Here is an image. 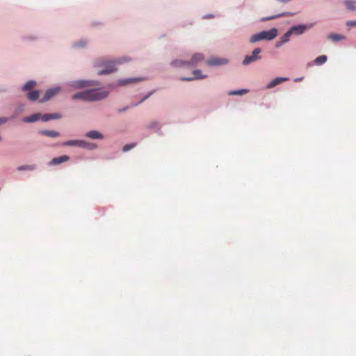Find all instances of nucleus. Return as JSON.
Listing matches in <instances>:
<instances>
[{"mask_svg":"<svg viewBox=\"0 0 356 356\" xmlns=\"http://www.w3.org/2000/svg\"><path fill=\"white\" fill-rule=\"evenodd\" d=\"M159 126V124L158 122H152L149 125V127L151 128V129H153V128H155L156 127Z\"/></svg>","mask_w":356,"mask_h":356,"instance_id":"obj_31","label":"nucleus"},{"mask_svg":"<svg viewBox=\"0 0 356 356\" xmlns=\"http://www.w3.org/2000/svg\"><path fill=\"white\" fill-rule=\"evenodd\" d=\"M344 4L347 7L348 9L351 10H355L356 6H355L356 4V1H351V0H346L344 1Z\"/></svg>","mask_w":356,"mask_h":356,"instance_id":"obj_25","label":"nucleus"},{"mask_svg":"<svg viewBox=\"0 0 356 356\" xmlns=\"http://www.w3.org/2000/svg\"><path fill=\"white\" fill-rule=\"evenodd\" d=\"M300 79H296V81H300Z\"/></svg>","mask_w":356,"mask_h":356,"instance_id":"obj_37","label":"nucleus"},{"mask_svg":"<svg viewBox=\"0 0 356 356\" xmlns=\"http://www.w3.org/2000/svg\"><path fill=\"white\" fill-rule=\"evenodd\" d=\"M86 136L92 139H102L103 135L98 131L93 130L88 131Z\"/></svg>","mask_w":356,"mask_h":356,"instance_id":"obj_16","label":"nucleus"},{"mask_svg":"<svg viewBox=\"0 0 356 356\" xmlns=\"http://www.w3.org/2000/svg\"><path fill=\"white\" fill-rule=\"evenodd\" d=\"M90 86H93V84L91 81H76L72 83V86L77 88H85Z\"/></svg>","mask_w":356,"mask_h":356,"instance_id":"obj_11","label":"nucleus"},{"mask_svg":"<svg viewBox=\"0 0 356 356\" xmlns=\"http://www.w3.org/2000/svg\"><path fill=\"white\" fill-rule=\"evenodd\" d=\"M347 25L348 26H356V20L355 21H349L347 22Z\"/></svg>","mask_w":356,"mask_h":356,"instance_id":"obj_33","label":"nucleus"},{"mask_svg":"<svg viewBox=\"0 0 356 356\" xmlns=\"http://www.w3.org/2000/svg\"><path fill=\"white\" fill-rule=\"evenodd\" d=\"M293 15H294V13H288V12L282 13H280L276 15H273V16H270V17H268L266 18H263L262 21H268V20L274 19L281 17H290V16H293Z\"/></svg>","mask_w":356,"mask_h":356,"instance_id":"obj_17","label":"nucleus"},{"mask_svg":"<svg viewBox=\"0 0 356 356\" xmlns=\"http://www.w3.org/2000/svg\"><path fill=\"white\" fill-rule=\"evenodd\" d=\"M152 94V92H149V94H147L146 96H145L140 102L139 103H142L143 102L145 99H147V98H149L150 97V95Z\"/></svg>","mask_w":356,"mask_h":356,"instance_id":"obj_32","label":"nucleus"},{"mask_svg":"<svg viewBox=\"0 0 356 356\" xmlns=\"http://www.w3.org/2000/svg\"><path fill=\"white\" fill-rule=\"evenodd\" d=\"M227 63V59L220 58H211L206 61L207 65L209 66L222 65Z\"/></svg>","mask_w":356,"mask_h":356,"instance_id":"obj_8","label":"nucleus"},{"mask_svg":"<svg viewBox=\"0 0 356 356\" xmlns=\"http://www.w3.org/2000/svg\"><path fill=\"white\" fill-rule=\"evenodd\" d=\"M69 160H70V157L68 156L63 155L61 156L55 157L53 159H51L49 161V165H60V163L68 161Z\"/></svg>","mask_w":356,"mask_h":356,"instance_id":"obj_9","label":"nucleus"},{"mask_svg":"<svg viewBox=\"0 0 356 356\" xmlns=\"http://www.w3.org/2000/svg\"><path fill=\"white\" fill-rule=\"evenodd\" d=\"M61 115L58 113H48L41 115V119L44 122H47L51 120L59 119Z\"/></svg>","mask_w":356,"mask_h":356,"instance_id":"obj_13","label":"nucleus"},{"mask_svg":"<svg viewBox=\"0 0 356 356\" xmlns=\"http://www.w3.org/2000/svg\"><path fill=\"white\" fill-rule=\"evenodd\" d=\"M39 134L50 138H56L60 136V134L58 131L53 130H41L39 131Z\"/></svg>","mask_w":356,"mask_h":356,"instance_id":"obj_15","label":"nucleus"},{"mask_svg":"<svg viewBox=\"0 0 356 356\" xmlns=\"http://www.w3.org/2000/svg\"><path fill=\"white\" fill-rule=\"evenodd\" d=\"M261 50L259 48H255L252 53V55L246 56H245L242 63L244 65H249L251 63H253L256 60H258L261 59V56H259V54L261 53Z\"/></svg>","mask_w":356,"mask_h":356,"instance_id":"obj_4","label":"nucleus"},{"mask_svg":"<svg viewBox=\"0 0 356 356\" xmlns=\"http://www.w3.org/2000/svg\"><path fill=\"white\" fill-rule=\"evenodd\" d=\"M108 92L101 89L86 90L73 95L74 100L81 99L86 102L99 101L105 99Z\"/></svg>","mask_w":356,"mask_h":356,"instance_id":"obj_1","label":"nucleus"},{"mask_svg":"<svg viewBox=\"0 0 356 356\" xmlns=\"http://www.w3.org/2000/svg\"><path fill=\"white\" fill-rule=\"evenodd\" d=\"M39 91L38 90H32V91H30L28 92L27 94V98L30 100V101H35L38 99L39 97Z\"/></svg>","mask_w":356,"mask_h":356,"instance_id":"obj_19","label":"nucleus"},{"mask_svg":"<svg viewBox=\"0 0 356 356\" xmlns=\"http://www.w3.org/2000/svg\"><path fill=\"white\" fill-rule=\"evenodd\" d=\"M142 80L141 79L136 78V79H122L118 81V85L120 86H124L129 83H131L134 82L139 81Z\"/></svg>","mask_w":356,"mask_h":356,"instance_id":"obj_23","label":"nucleus"},{"mask_svg":"<svg viewBox=\"0 0 356 356\" xmlns=\"http://www.w3.org/2000/svg\"><path fill=\"white\" fill-rule=\"evenodd\" d=\"M127 107L124 108H122V109H119V110H118V112H119V113L123 112V111H126V110H127Z\"/></svg>","mask_w":356,"mask_h":356,"instance_id":"obj_35","label":"nucleus"},{"mask_svg":"<svg viewBox=\"0 0 356 356\" xmlns=\"http://www.w3.org/2000/svg\"><path fill=\"white\" fill-rule=\"evenodd\" d=\"M85 146H86L85 147L88 148V149H91L96 148V145H95L92 144V143H88L87 142H86V144L85 145Z\"/></svg>","mask_w":356,"mask_h":356,"instance_id":"obj_30","label":"nucleus"},{"mask_svg":"<svg viewBox=\"0 0 356 356\" xmlns=\"http://www.w3.org/2000/svg\"><path fill=\"white\" fill-rule=\"evenodd\" d=\"M289 80V78H286V77H284V78H282V77H277V78H275V79L272 80L266 86L267 88L270 89V88H274L275 86L280 84L282 82H284V81H286Z\"/></svg>","mask_w":356,"mask_h":356,"instance_id":"obj_10","label":"nucleus"},{"mask_svg":"<svg viewBox=\"0 0 356 356\" xmlns=\"http://www.w3.org/2000/svg\"><path fill=\"white\" fill-rule=\"evenodd\" d=\"M40 118H41V115L40 113H35L29 117L24 118L23 119V121L24 122L30 123V122H34L38 120Z\"/></svg>","mask_w":356,"mask_h":356,"instance_id":"obj_18","label":"nucleus"},{"mask_svg":"<svg viewBox=\"0 0 356 356\" xmlns=\"http://www.w3.org/2000/svg\"><path fill=\"white\" fill-rule=\"evenodd\" d=\"M193 74H194L193 77H181L180 80L184 81H191L195 79H202L207 76V75H202V72L200 70H193Z\"/></svg>","mask_w":356,"mask_h":356,"instance_id":"obj_7","label":"nucleus"},{"mask_svg":"<svg viewBox=\"0 0 356 356\" xmlns=\"http://www.w3.org/2000/svg\"><path fill=\"white\" fill-rule=\"evenodd\" d=\"M327 56L325 55H322L316 58L315 60H314V63L316 65H321L324 64L327 61Z\"/></svg>","mask_w":356,"mask_h":356,"instance_id":"obj_22","label":"nucleus"},{"mask_svg":"<svg viewBox=\"0 0 356 356\" xmlns=\"http://www.w3.org/2000/svg\"><path fill=\"white\" fill-rule=\"evenodd\" d=\"M35 169V165H21L19 167H18L17 170L19 171H22V170H33Z\"/></svg>","mask_w":356,"mask_h":356,"instance_id":"obj_28","label":"nucleus"},{"mask_svg":"<svg viewBox=\"0 0 356 356\" xmlns=\"http://www.w3.org/2000/svg\"><path fill=\"white\" fill-rule=\"evenodd\" d=\"M327 38L334 42H338L345 39V37L342 35L337 33H330L327 35Z\"/></svg>","mask_w":356,"mask_h":356,"instance_id":"obj_21","label":"nucleus"},{"mask_svg":"<svg viewBox=\"0 0 356 356\" xmlns=\"http://www.w3.org/2000/svg\"><path fill=\"white\" fill-rule=\"evenodd\" d=\"M171 65L174 67H182L184 65H188V61H184L181 60H175L172 61Z\"/></svg>","mask_w":356,"mask_h":356,"instance_id":"obj_24","label":"nucleus"},{"mask_svg":"<svg viewBox=\"0 0 356 356\" xmlns=\"http://www.w3.org/2000/svg\"><path fill=\"white\" fill-rule=\"evenodd\" d=\"M7 120L8 119L6 118H0V124H4Z\"/></svg>","mask_w":356,"mask_h":356,"instance_id":"obj_34","label":"nucleus"},{"mask_svg":"<svg viewBox=\"0 0 356 356\" xmlns=\"http://www.w3.org/2000/svg\"><path fill=\"white\" fill-rule=\"evenodd\" d=\"M282 44H280V41H279V42H277L276 43V45H275V46H276L277 47H280Z\"/></svg>","mask_w":356,"mask_h":356,"instance_id":"obj_36","label":"nucleus"},{"mask_svg":"<svg viewBox=\"0 0 356 356\" xmlns=\"http://www.w3.org/2000/svg\"><path fill=\"white\" fill-rule=\"evenodd\" d=\"M204 60V56L200 53L194 54L191 60H188L189 66H196L198 63H201Z\"/></svg>","mask_w":356,"mask_h":356,"instance_id":"obj_6","label":"nucleus"},{"mask_svg":"<svg viewBox=\"0 0 356 356\" xmlns=\"http://www.w3.org/2000/svg\"><path fill=\"white\" fill-rule=\"evenodd\" d=\"M86 144V142L83 140H68L65 143H63V145L65 146H80V147H86L85 145Z\"/></svg>","mask_w":356,"mask_h":356,"instance_id":"obj_12","label":"nucleus"},{"mask_svg":"<svg viewBox=\"0 0 356 356\" xmlns=\"http://www.w3.org/2000/svg\"><path fill=\"white\" fill-rule=\"evenodd\" d=\"M36 86V82L34 81H29L26 83V84L23 86L22 90L24 91H32L31 90L35 88Z\"/></svg>","mask_w":356,"mask_h":356,"instance_id":"obj_20","label":"nucleus"},{"mask_svg":"<svg viewBox=\"0 0 356 356\" xmlns=\"http://www.w3.org/2000/svg\"><path fill=\"white\" fill-rule=\"evenodd\" d=\"M248 92V90L242 89V90H238L229 91L228 92V95H242L247 93Z\"/></svg>","mask_w":356,"mask_h":356,"instance_id":"obj_27","label":"nucleus"},{"mask_svg":"<svg viewBox=\"0 0 356 356\" xmlns=\"http://www.w3.org/2000/svg\"><path fill=\"white\" fill-rule=\"evenodd\" d=\"M291 30H289L281 38L280 44H284L289 40L290 36L292 35Z\"/></svg>","mask_w":356,"mask_h":356,"instance_id":"obj_26","label":"nucleus"},{"mask_svg":"<svg viewBox=\"0 0 356 356\" xmlns=\"http://www.w3.org/2000/svg\"><path fill=\"white\" fill-rule=\"evenodd\" d=\"M60 87H55L53 88L48 89L46 91L44 96L40 100V102L43 103L47 102L51 98L56 95L60 92Z\"/></svg>","mask_w":356,"mask_h":356,"instance_id":"obj_5","label":"nucleus"},{"mask_svg":"<svg viewBox=\"0 0 356 356\" xmlns=\"http://www.w3.org/2000/svg\"><path fill=\"white\" fill-rule=\"evenodd\" d=\"M135 146H136L135 143L125 145L122 148V151L127 152V151L130 150L131 149L134 148Z\"/></svg>","mask_w":356,"mask_h":356,"instance_id":"obj_29","label":"nucleus"},{"mask_svg":"<svg viewBox=\"0 0 356 356\" xmlns=\"http://www.w3.org/2000/svg\"><path fill=\"white\" fill-rule=\"evenodd\" d=\"M306 29L307 26L305 25H298L292 26L290 30L292 32V33L300 35L303 33Z\"/></svg>","mask_w":356,"mask_h":356,"instance_id":"obj_14","label":"nucleus"},{"mask_svg":"<svg viewBox=\"0 0 356 356\" xmlns=\"http://www.w3.org/2000/svg\"><path fill=\"white\" fill-rule=\"evenodd\" d=\"M277 35V30L275 28L271 29L269 31H264L257 34L252 35L250 38V42L254 43L259 40H271L274 39Z\"/></svg>","mask_w":356,"mask_h":356,"instance_id":"obj_3","label":"nucleus"},{"mask_svg":"<svg viewBox=\"0 0 356 356\" xmlns=\"http://www.w3.org/2000/svg\"><path fill=\"white\" fill-rule=\"evenodd\" d=\"M129 60L130 59L127 57L120 58L115 60H110L106 58H102L96 63L97 67H104L102 70H100L98 72V74L103 75L112 73L117 70L116 65L122 64Z\"/></svg>","mask_w":356,"mask_h":356,"instance_id":"obj_2","label":"nucleus"}]
</instances>
